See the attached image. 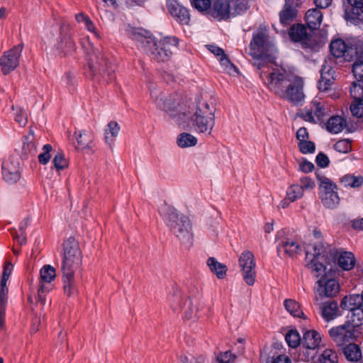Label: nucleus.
Returning a JSON list of instances; mask_svg holds the SVG:
<instances>
[{
    "instance_id": "1",
    "label": "nucleus",
    "mask_w": 363,
    "mask_h": 363,
    "mask_svg": "<svg viewBox=\"0 0 363 363\" xmlns=\"http://www.w3.org/2000/svg\"><path fill=\"white\" fill-rule=\"evenodd\" d=\"M269 73L270 89L281 99L294 105H301L305 99L303 80L294 73L274 69Z\"/></svg>"
},
{
    "instance_id": "2",
    "label": "nucleus",
    "mask_w": 363,
    "mask_h": 363,
    "mask_svg": "<svg viewBox=\"0 0 363 363\" xmlns=\"http://www.w3.org/2000/svg\"><path fill=\"white\" fill-rule=\"evenodd\" d=\"M355 262L350 251H306V265L315 277L325 272L331 263L349 271L354 267Z\"/></svg>"
},
{
    "instance_id": "3",
    "label": "nucleus",
    "mask_w": 363,
    "mask_h": 363,
    "mask_svg": "<svg viewBox=\"0 0 363 363\" xmlns=\"http://www.w3.org/2000/svg\"><path fill=\"white\" fill-rule=\"evenodd\" d=\"M133 36L134 39L140 43L144 52L158 62L169 60L179 43L177 38L170 36L155 41L147 30L135 32Z\"/></svg>"
},
{
    "instance_id": "4",
    "label": "nucleus",
    "mask_w": 363,
    "mask_h": 363,
    "mask_svg": "<svg viewBox=\"0 0 363 363\" xmlns=\"http://www.w3.org/2000/svg\"><path fill=\"white\" fill-rule=\"evenodd\" d=\"M150 96L152 100L172 118L179 124L184 123L189 121V115L191 113V105L189 104L177 93L169 95H164L157 89L150 91Z\"/></svg>"
},
{
    "instance_id": "5",
    "label": "nucleus",
    "mask_w": 363,
    "mask_h": 363,
    "mask_svg": "<svg viewBox=\"0 0 363 363\" xmlns=\"http://www.w3.org/2000/svg\"><path fill=\"white\" fill-rule=\"evenodd\" d=\"M274 48L269 39L265 28L259 29L254 33L250 44L249 54L254 60V65L258 69L270 68L274 63Z\"/></svg>"
},
{
    "instance_id": "6",
    "label": "nucleus",
    "mask_w": 363,
    "mask_h": 363,
    "mask_svg": "<svg viewBox=\"0 0 363 363\" xmlns=\"http://www.w3.org/2000/svg\"><path fill=\"white\" fill-rule=\"evenodd\" d=\"M216 108L212 104L203 100H199L196 104L191 106L189 120L192 122L195 131L210 135L215 125Z\"/></svg>"
},
{
    "instance_id": "7",
    "label": "nucleus",
    "mask_w": 363,
    "mask_h": 363,
    "mask_svg": "<svg viewBox=\"0 0 363 363\" xmlns=\"http://www.w3.org/2000/svg\"><path fill=\"white\" fill-rule=\"evenodd\" d=\"M167 218V225L170 231L177 238L192 237L193 223L190 217L180 212L176 207L164 203V208L160 212Z\"/></svg>"
},
{
    "instance_id": "8",
    "label": "nucleus",
    "mask_w": 363,
    "mask_h": 363,
    "mask_svg": "<svg viewBox=\"0 0 363 363\" xmlns=\"http://www.w3.org/2000/svg\"><path fill=\"white\" fill-rule=\"evenodd\" d=\"M319 186L320 199L323 206L330 210L337 208L340 199L337 193V186L325 175L316 173Z\"/></svg>"
},
{
    "instance_id": "9",
    "label": "nucleus",
    "mask_w": 363,
    "mask_h": 363,
    "mask_svg": "<svg viewBox=\"0 0 363 363\" xmlns=\"http://www.w3.org/2000/svg\"><path fill=\"white\" fill-rule=\"evenodd\" d=\"M13 269V264L9 258L4 262L2 277L0 281V331L4 328L5 308L7 300L8 287L7 281L9 280Z\"/></svg>"
},
{
    "instance_id": "10",
    "label": "nucleus",
    "mask_w": 363,
    "mask_h": 363,
    "mask_svg": "<svg viewBox=\"0 0 363 363\" xmlns=\"http://www.w3.org/2000/svg\"><path fill=\"white\" fill-rule=\"evenodd\" d=\"M23 49V44L17 45L4 52L0 57V67L2 73L7 75L19 65V59Z\"/></svg>"
},
{
    "instance_id": "11",
    "label": "nucleus",
    "mask_w": 363,
    "mask_h": 363,
    "mask_svg": "<svg viewBox=\"0 0 363 363\" xmlns=\"http://www.w3.org/2000/svg\"><path fill=\"white\" fill-rule=\"evenodd\" d=\"M356 330L348 323H345L343 325L333 327L328 331L329 335L332 340L337 347H345L352 341L355 340L354 335Z\"/></svg>"
},
{
    "instance_id": "12",
    "label": "nucleus",
    "mask_w": 363,
    "mask_h": 363,
    "mask_svg": "<svg viewBox=\"0 0 363 363\" xmlns=\"http://www.w3.org/2000/svg\"><path fill=\"white\" fill-rule=\"evenodd\" d=\"M255 261L254 255L251 251H244L239 258V266L242 272V277L245 283L252 286L255 281Z\"/></svg>"
},
{
    "instance_id": "13",
    "label": "nucleus",
    "mask_w": 363,
    "mask_h": 363,
    "mask_svg": "<svg viewBox=\"0 0 363 363\" xmlns=\"http://www.w3.org/2000/svg\"><path fill=\"white\" fill-rule=\"evenodd\" d=\"M329 108L322 103L313 101L310 109H306L298 115L306 121L318 123L324 121L329 115Z\"/></svg>"
},
{
    "instance_id": "14",
    "label": "nucleus",
    "mask_w": 363,
    "mask_h": 363,
    "mask_svg": "<svg viewBox=\"0 0 363 363\" xmlns=\"http://www.w3.org/2000/svg\"><path fill=\"white\" fill-rule=\"evenodd\" d=\"M350 93L354 101L350 105L352 116L363 117V82H353Z\"/></svg>"
},
{
    "instance_id": "15",
    "label": "nucleus",
    "mask_w": 363,
    "mask_h": 363,
    "mask_svg": "<svg viewBox=\"0 0 363 363\" xmlns=\"http://www.w3.org/2000/svg\"><path fill=\"white\" fill-rule=\"evenodd\" d=\"M361 45H355L354 47L347 48L345 42L340 39L333 40L330 43V49L332 55L338 58L344 57L345 60L350 61L355 53L357 48H359Z\"/></svg>"
},
{
    "instance_id": "16",
    "label": "nucleus",
    "mask_w": 363,
    "mask_h": 363,
    "mask_svg": "<svg viewBox=\"0 0 363 363\" xmlns=\"http://www.w3.org/2000/svg\"><path fill=\"white\" fill-rule=\"evenodd\" d=\"M2 174L6 182L10 184L17 182L21 178L18 161L12 158L5 160L2 165Z\"/></svg>"
},
{
    "instance_id": "17",
    "label": "nucleus",
    "mask_w": 363,
    "mask_h": 363,
    "mask_svg": "<svg viewBox=\"0 0 363 363\" xmlns=\"http://www.w3.org/2000/svg\"><path fill=\"white\" fill-rule=\"evenodd\" d=\"M82 264V251H65L62 269L63 272L74 274Z\"/></svg>"
},
{
    "instance_id": "18",
    "label": "nucleus",
    "mask_w": 363,
    "mask_h": 363,
    "mask_svg": "<svg viewBox=\"0 0 363 363\" xmlns=\"http://www.w3.org/2000/svg\"><path fill=\"white\" fill-rule=\"evenodd\" d=\"M311 30L304 25L295 24L291 27L289 35L293 41L307 44L311 37Z\"/></svg>"
},
{
    "instance_id": "19",
    "label": "nucleus",
    "mask_w": 363,
    "mask_h": 363,
    "mask_svg": "<svg viewBox=\"0 0 363 363\" xmlns=\"http://www.w3.org/2000/svg\"><path fill=\"white\" fill-rule=\"evenodd\" d=\"M317 283L319 286L324 287V293L326 296H334L339 291V284L335 279L328 278L326 271L320 275V279L317 281Z\"/></svg>"
},
{
    "instance_id": "20",
    "label": "nucleus",
    "mask_w": 363,
    "mask_h": 363,
    "mask_svg": "<svg viewBox=\"0 0 363 363\" xmlns=\"http://www.w3.org/2000/svg\"><path fill=\"white\" fill-rule=\"evenodd\" d=\"M337 302L335 301L324 302L320 307V313L323 318L329 322L342 315Z\"/></svg>"
},
{
    "instance_id": "21",
    "label": "nucleus",
    "mask_w": 363,
    "mask_h": 363,
    "mask_svg": "<svg viewBox=\"0 0 363 363\" xmlns=\"http://www.w3.org/2000/svg\"><path fill=\"white\" fill-rule=\"evenodd\" d=\"M76 45L70 35L62 27L60 28V41L57 50L64 55L68 56L75 50Z\"/></svg>"
},
{
    "instance_id": "22",
    "label": "nucleus",
    "mask_w": 363,
    "mask_h": 363,
    "mask_svg": "<svg viewBox=\"0 0 363 363\" xmlns=\"http://www.w3.org/2000/svg\"><path fill=\"white\" fill-rule=\"evenodd\" d=\"M275 241L277 242L276 246L277 250L287 249L289 247L297 250L301 247L300 244L296 240L286 237V230L285 228L277 230Z\"/></svg>"
},
{
    "instance_id": "23",
    "label": "nucleus",
    "mask_w": 363,
    "mask_h": 363,
    "mask_svg": "<svg viewBox=\"0 0 363 363\" xmlns=\"http://www.w3.org/2000/svg\"><path fill=\"white\" fill-rule=\"evenodd\" d=\"M345 359L351 362L363 363L361 348L354 342H350L342 348Z\"/></svg>"
},
{
    "instance_id": "24",
    "label": "nucleus",
    "mask_w": 363,
    "mask_h": 363,
    "mask_svg": "<svg viewBox=\"0 0 363 363\" xmlns=\"http://www.w3.org/2000/svg\"><path fill=\"white\" fill-rule=\"evenodd\" d=\"M167 8L170 14L183 24H187L189 20L188 11L179 5L177 1L170 0L167 3Z\"/></svg>"
},
{
    "instance_id": "25",
    "label": "nucleus",
    "mask_w": 363,
    "mask_h": 363,
    "mask_svg": "<svg viewBox=\"0 0 363 363\" xmlns=\"http://www.w3.org/2000/svg\"><path fill=\"white\" fill-rule=\"evenodd\" d=\"M350 59L354 60L352 72L357 80L356 82H363V46L357 48L353 57Z\"/></svg>"
},
{
    "instance_id": "26",
    "label": "nucleus",
    "mask_w": 363,
    "mask_h": 363,
    "mask_svg": "<svg viewBox=\"0 0 363 363\" xmlns=\"http://www.w3.org/2000/svg\"><path fill=\"white\" fill-rule=\"evenodd\" d=\"M346 14L353 20L363 21V0H347Z\"/></svg>"
},
{
    "instance_id": "27",
    "label": "nucleus",
    "mask_w": 363,
    "mask_h": 363,
    "mask_svg": "<svg viewBox=\"0 0 363 363\" xmlns=\"http://www.w3.org/2000/svg\"><path fill=\"white\" fill-rule=\"evenodd\" d=\"M320 334L316 330H307L304 333L302 344L305 348L314 350L320 346Z\"/></svg>"
},
{
    "instance_id": "28",
    "label": "nucleus",
    "mask_w": 363,
    "mask_h": 363,
    "mask_svg": "<svg viewBox=\"0 0 363 363\" xmlns=\"http://www.w3.org/2000/svg\"><path fill=\"white\" fill-rule=\"evenodd\" d=\"M121 127L116 121H112L108 123L104 130V140L110 148L113 147L115 139L118 136Z\"/></svg>"
},
{
    "instance_id": "29",
    "label": "nucleus",
    "mask_w": 363,
    "mask_h": 363,
    "mask_svg": "<svg viewBox=\"0 0 363 363\" xmlns=\"http://www.w3.org/2000/svg\"><path fill=\"white\" fill-rule=\"evenodd\" d=\"M206 264L211 272L216 275L218 279H223L225 277L228 267L225 264L218 262L215 257H211L207 259Z\"/></svg>"
},
{
    "instance_id": "30",
    "label": "nucleus",
    "mask_w": 363,
    "mask_h": 363,
    "mask_svg": "<svg viewBox=\"0 0 363 363\" xmlns=\"http://www.w3.org/2000/svg\"><path fill=\"white\" fill-rule=\"evenodd\" d=\"M359 298V294H350L345 296L340 302V308L342 310L348 311L349 313L352 311L353 308H363V303Z\"/></svg>"
},
{
    "instance_id": "31",
    "label": "nucleus",
    "mask_w": 363,
    "mask_h": 363,
    "mask_svg": "<svg viewBox=\"0 0 363 363\" xmlns=\"http://www.w3.org/2000/svg\"><path fill=\"white\" fill-rule=\"evenodd\" d=\"M89 61L91 67H94L96 69L100 68L104 65L107 66L109 61L104 52L100 48H94L92 54L89 57Z\"/></svg>"
},
{
    "instance_id": "32",
    "label": "nucleus",
    "mask_w": 363,
    "mask_h": 363,
    "mask_svg": "<svg viewBox=\"0 0 363 363\" xmlns=\"http://www.w3.org/2000/svg\"><path fill=\"white\" fill-rule=\"evenodd\" d=\"M347 126L346 120L340 116H333L326 124L327 130L331 133H338Z\"/></svg>"
},
{
    "instance_id": "33",
    "label": "nucleus",
    "mask_w": 363,
    "mask_h": 363,
    "mask_svg": "<svg viewBox=\"0 0 363 363\" xmlns=\"http://www.w3.org/2000/svg\"><path fill=\"white\" fill-rule=\"evenodd\" d=\"M323 14L317 9H310L306 13V19L308 27L311 30L317 29L322 21Z\"/></svg>"
},
{
    "instance_id": "34",
    "label": "nucleus",
    "mask_w": 363,
    "mask_h": 363,
    "mask_svg": "<svg viewBox=\"0 0 363 363\" xmlns=\"http://www.w3.org/2000/svg\"><path fill=\"white\" fill-rule=\"evenodd\" d=\"M210 12L214 18L220 20L226 19L229 17V5L218 0L213 4V7Z\"/></svg>"
},
{
    "instance_id": "35",
    "label": "nucleus",
    "mask_w": 363,
    "mask_h": 363,
    "mask_svg": "<svg viewBox=\"0 0 363 363\" xmlns=\"http://www.w3.org/2000/svg\"><path fill=\"white\" fill-rule=\"evenodd\" d=\"M347 318L345 323L356 330L363 325V308H353L352 311L347 314Z\"/></svg>"
},
{
    "instance_id": "36",
    "label": "nucleus",
    "mask_w": 363,
    "mask_h": 363,
    "mask_svg": "<svg viewBox=\"0 0 363 363\" xmlns=\"http://www.w3.org/2000/svg\"><path fill=\"white\" fill-rule=\"evenodd\" d=\"M69 167V161L62 152H57L52 160L50 169H55L59 174Z\"/></svg>"
},
{
    "instance_id": "37",
    "label": "nucleus",
    "mask_w": 363,
    "mask_h": 363,
    "mask_svg": "<svg viewBox=\"0 0 363 363\" xmlns=\"http://www.w3.org/2000/svg\"><path fill=\"white\" fill-rule=\"evenodd\" d=\"M96 70L105 83L111 84L116 80L115 69L110 62L107 66L104 65Z\"/></svg>"
},
{
    "instance_id": "38",
    "label": "nucleus",
    "mask_w": 363,
    "mask_h": 363,
    "mask_svg": "<svg viewBox=\"0 0 363 363\" xmlns=\"http://www.w3.org/2000/svg\"><path fill=\"white\" fill-rule=\"evenodd\" d=\"M286 310L294 317L303 318L304 313L301 309L299 303L294 299H286L284 302Z\"/></svg>"
},
{
    "instance_id": "39",
    "label": "nucleus",
    "mask_w": 363,
    "mask_h": 363,
    "mask_svg": "<svg viewBox=\"0 0 363 363\" xmlns=\"http://www.w3.org/2000/svg\"><path fill=\"white\" fill-rule=\"evenodd\" d=\"M296 8L284 6L279 13L280 22L283 25H289L296 16Z\"/></svg>"
},
{
    "instance_id": "40",
    "label": "nucleus",
    "mask_w": 363,
    "mask_h": 363,
    "mask_svg": "<svg viewBox=\"0 0 363 363\" xmlns=\"http://www.w3.org/2000/svg\"><path fill=\"white\" fill-rule=\"evenodd\" d=\"M40 283L38 289L37 302L43 306L45 299V265L43 266L40 271Z\"/></svg>"
},
{
    "instance_id": "41",
    "label": "nucleus",
    "mask_w": 363,
    "mask_h": 363,
    "mask_svg": "<svg viewBox=\"0 0 363 363\" xmlns=\"http://www.w3.org/2000/svg\"><path fill=\"white\" fill-rule=\"evenodd\" d=\"M27 227L28 221L26 220H23L19 224L18 229L16 230L15 234L13 235L15 242L18 243L20 246H23L26 242Z\"/></svg>"
},
{
    "instance_id": "42",
    "label": "nucleus",
    "mask_w": 363,
    "mask_h": 363,
    "mask_svg": "<svg viewBox=\"0 0 363 363\" xmlns=\"http://www.w3.org/2000/svg\"><path fill=\"white\" fill-rule=\"evenodd\" d=\"M196 143V138L188 133L179 134L177 138V144L182 148L194 146Z\"/></svg>"
},
{
    "instance_id": "43",
    "label": "nucleus",
    "mask_w": 363,
    "mask_h": 363,
    "mask_svg": "<svg viewBox=\"0 0 363 363\" xmlns=\"http://www.w3.org/2000/svg\"><path fill=\"white\" fill-rule=\"evenodd\" d=\"M341 182L345 186H350L352 188H357L363 184L362 176L345 175L341 179Z\"/></svg>"
},
{
    "instance_id": "44",
    "label": "nucleus",
    "mask_w": 363,
    "mask_h": 363,
    "mask_svg": "<svg viewBox=\"0 0 363 363\" xmlns=\"http://www.w3.org/2000/svg\"><path fill=\"white\" fill-rule=\"evenodd\" d=\"M285 340L291 348H296L301 343V336L296 330L291 329L285 335Z\"/></svg>"
},
{
    "instance_id": "45",
    "label": "nucleus",
    "mask_w": 363,
    "mask_h": 363,
    "mask_svg": "<svg viewBox=\"0 0 363 363\" xmlns=\"http://www.w3.org/2000/svg\"><path fill=\"white\" fill-rule=\"evenodd\" d=\"M286 195L291 201H295L302 198L304 195V193L298 184H294L288 188L286 191Z\"/></svg>"
},
{
    "instance_id": "46",
    "label": "nucleus",
    "mask_w": 363,
    "mask_h": 363,
    "mask_svg": "<svg viewBox=\"0 0 363 363\" xmlns=\"http://www.w3.org/2000/svg\"><path fill=\"white\" fill-rule=\"evenodd\" d=\"M74 274L63 272L64 291L67 296H71L74 291Z\"/></svg>"
},
{
    "instance_id": "47",
    "label": "nucleus",
    "mask_w": 363,
    "mask_h": 363,
    "mask_svg": "<svg viewBox=\"0 0 363 363\" xmlns=\"http://www.w3.org/2000/svg\"><path fill=\"white\" fill-rule=\"evenodd\" d=\"M320 363H337V352L331 349H325L319 358Z\"/></svg>"
},
{
    "instance_id": "48",
    "label": "nucleus",
    "mask_w": 363,
    "mask_h": 363,
    "mask_svg": "<svg viewBox=\"0 0 363 363\" xmlns=\"http://www.w3.org/2000/svg\"><path fill=\"white\" fill-rule=\"evenodd\" d=\"M298 184L303 193H305V191H311L314 190L316 186L315 180L307 176L301 177L299 179V183Z\"/></svg>"
},
{
    "instance_id": "49",
    "label": "nucleus",
    "mask_w": 363,
    "mask_h": 363,
    "mask_svg": "<svg viewBox=\"0 0 363 363\" xmlns=\"http://www.w3.org/2000/svg\"><path fill=\"white\" fill-rule=\"evenodd\" d=\"M334 74L335 71L331 65L326 62L322 65V68L320 69V78L323 79V80H326V83L334 82Z\"/></svg>"
},
{
    "instance_id": "50",
    "label": "nucleus",
    "mask_w": 363,
    "mask_h": 363,
    "mask_svg": "<svg viewBox=\"0 0 363 363\" xmlns=\"http://www.w3.org/2000/svg\"><path fill=\"white\" fill-rule=\"evenodd\" d=\"M350 143L349 139L340 140L334 145V148L339 152L348 153L352 150Z\"/></svg>"
},
{
    "instance_id": "51",
    "label": "nucleus",
    "mask_w": 363,
    "mask_h": 363,
    "mask_svg": "<svg viewBox=\"0 0 363 363\" xmlns=\"http://www.w3.org/2000/svg\"><path fill=\"white\" fill-rule=\"evenodd\" d=\"M220 65L229 74L235 76L238 74V68L230 61L228 57L223 58L220 60Z\"/></svg>"
},
{
    "instance_id": "52",
    "label": "nucleus",
    "mask_w": 363,
    "mask_h": 363,
    "mask_svg": "<svg viewBox=\"0 0 363 363\" xmlns=\"http://www.w3.org/2000/svg\"><path fill=\"white\" fill-rule=\"evenodd\" d=\"M191 4L199 11H207L211 6V0H193Z\"/></svg>"
},
{
    "instance_id": "53",
    "label": "nucleus",
    "mask_w": 363,
    "mask_h": 363,
    "mask_svg": "<svg viewBox=\"0 0 363 363\" xmlns=\"http://www.w3.org/2000/svg\"><path fill=\"white\" fill-rule=\"evenodd\" d=\"M184 305H188V308L185 311L184 318L186 319L196 318L197 308L194 306L193 301L189 298L185 301Z\"/></svg>"
},
{
    "instance_id": "54",
    "label": "nucleus",
    "mask_w": 363,
    "mask_h": 363,
    "mask_svg": "<svg viewBox=\"0 0 363 363\" xmlns=\"http://www.w3.org/2000/svg\"><path fill=\"white\" fill-rule=\"evenodd\" d=\"M298 147L303 154L313 153L315 152V144L308 140H305L298 143Z\"/></svg>"
},
{
    "instance_id": "55",
    "label": "nucleus",
    "mask_w": 363,
    "mask_h": 363,
    "mask_svg": "<svg viewBox=\"0 0 363 363\" xmlns=\"http://www.w3.org/2000/svg\"><path fill=\"white\" fill-rule=\"evenodd\" d=\"M80 247L79 243L74 237H69L63 242L64 250H78Z\"/></svg>"
},
{
    "instance_id": "56",
    "label": "nucleus",
    "mask_w": 363,
    "mask_h": 363,
    "mask_svg": "<svg viewBox=\"0 0 363 363\" xmlns=\"http://www.w3.org/2000/svg\"><path fill=\"white\" fill-rule=\"evenodd\" d=\"M15 121L20 126H25L28 122V116L26 112L22 109L18 110L16 113Z\"/></svg>"
},
{
    "instance_id": "57",
    "label": "nucleus",
    "mask_w": 363,
    "mask_h": 363,
    "mask_svg": "<svg viewBox=\"0 0 363 363\" xmlns=\"http://www.w3.org/2000/svg\"><path fill=\"white\" fill-rule=\"evenodd\" d=\"M235 358V355H233L230 351H227L224 353H220L218 356L217 360L218 363H232Z\"/></svg>"
},
{
    "instance_id": "58",
    "label": "nucleus",
    "mask_w": 363,
    "mask_h": 363,
    "mask_svg": "<svg viewBox=\"0 0 363 363\" xmlns=\"http://www.w3.org/2000/svg\"><path fill=\"white\" fill-rule=\"evenodd\" d=\"M314 167V164L306 160L301 161L298 165V169L305 174L311 172Z\"/></svg>"
},
{
    "instance_id": "59",
    "label": "nucleus",
    "mask_w": 363,
    "mask_h": 363,
    "mask_svg": "<svg viewBox=\"0 0 363 363\" xmlns=\"http://www.w3.org/2000/svg\"><path fill=\"white\" fill-rule=\"evenodd\" d=\"M317 164L320 167H326L329 164V159L326 155L320 152L315 158Z\"/></svg>"
},
{
    "instance_id": "60",
    "label": "nucleus",
    "mask_w": 363,
    "mask_h": 363,
    "mask_svg": "<svg viewBox=\"0 0 363 363\" xmlns=\"http://www.w3.org/2000/svg\"><path fill=\"white\" fill-rule=\"evenodd\" d=\"M208 49L216 56L220 57V61L223 58L228 57L227 55L225 54L224 50L219 47L215 45H208Z\"/></svg>"
},
{
    "instance_id": "61",
    "label": "nucleus",
    "mask_w": 363,
    "mask_h": 363,
    "mask_svg": "<svg viewBox=\"0 0 363 363\" xmlns=\"http://www.w3.org/2000/svg\"><path fill=\"white\" fill-rule=\"evenodd\" d=\"M296 138L299 142L307 140L308 138V133L305 128H300L296 133Z\"/></svg>"
},
{
    "instance_id": "62",
    "label": "nucleus",
    "mask_w": 363,
    "mask_h": 363,
    "mask_svg": "<svg viewBox=\"0 0 363 363\" xmlns=\"http://www.w3.org/2000/svg\"><path fill=\"white\" fill-rule=\"evenodd\" d=\"M74 135L76 137V140L77 141V144L79 146H82L83 147H89V144L84 140V134L82 133L75 132Z\"/></svg>"
},
{
    "instance_id": "63",
    "label": "nucleus",
    "mask_w": 363,
    "mask_h": 363,
    "mask_svg": "<svg viewBox=\"0 0 363 363\" xmlns=\"http://www.w3.org/2000/svg\"><path fill=\"white\" fill-rule=\"evenodd\" d=\"M272 363H291V359L286 354H280L274 358Z\"/></svg>"
},
{
    "instance_id": "64",
    "label": "nucleus",
    "mask_w": 363,
    "mask_h": 363,
    "mask_svg": "<svg viewBox=\"0 0 363 363\" xmlns=\"http://www.w3.org/2000/svg\"><path fill=\"white\" fill-rule=\"evenodd\" d=\"M351 223L352 228L354 230H363V218L354 219Z\"/></svg>"
}]
</instances>
